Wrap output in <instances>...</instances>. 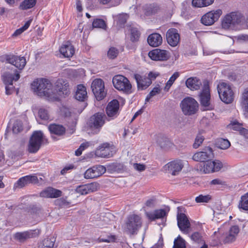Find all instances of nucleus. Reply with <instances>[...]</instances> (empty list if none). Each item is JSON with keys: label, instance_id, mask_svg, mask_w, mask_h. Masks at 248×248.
<instances>
[{"label": "nucleus", "instance_id": "obj_50", "mask_svg": "<svg viewBox=\"0 0 248 248\" xmlns=\"http://www.w3.org/2000/svg\"><path fill=\"white\" fill-rule=\"evenodd\" d=\"M93 27L96 28L105 29L106 24L104 20L97 18L93 22Z\"/></svg>", "mask_w": 248, "mask_h": 248}, {"label": "nucleus", "instance_id": "obj_23", "mask_svg": "<svg viewBox=\"0 0 248 248\" xmlns=\"http://www.w3.org/2000/svg\"><path fill=\"white\" fill-rule=\"evenodd\" d=\"M168 43L171 46H176L180 42V35L174 28L169 29L166 34Z\"/></svg>", "mask_w": 248, "mask_h": 248}, {"label": "nucleus", "instance_id": "obj_25", "mask_svg": "<svg viewBox=\"0 0 248 248\" xmlns=\"http://www.w3.org/2000/svg\"><path fill=\"white\" fill-rule=\"evenodd\" d=\"M169 211L170 208L167 207L163 209L155 210L153 212H147L146 213V215L149 219L155 220L157 219L163 218L166 217Z\"/></svg>", "mask_w": 248, "mask_h": 248}, {"label": "nucleus", "instance_id": "obj_8", "mask_svg": "<svg viewBox=\"0 0 248 248\" xmlns=\"http://www.w3.org/2000/svg\"><path fill=\"white\" fill-rule=\"evenodd\" d=\"M242 16L240 13L232 12L226 15L222 21V27L228 29L232 26L239 24L241 22Z\"/></svg>", "mask_w": 248, "mask_h": 248}, {"label": "nucleus", "instance_id": "obj_42", "mask_svg": "<svg viewBox=\"0 0 248 248\" xmlns=\"http://www.w3.org/2000/svg\"><path fill=\"white\" fill-rule=\"evenodd\" d=\"M216 145L217 148L222 150H226L230 147L231 143L227 139H219L217 140Z\"/></svg>", "mask_w": 248, "mask_h": 248}, {"label": "nucleus", "instance_id": "obj_4", "mask_svg": "<svg viewBox=\"0 0 248 248\" xmlns=\"http://www.w3.org/2000/svg\"><path fill=\"white\" fill-rule=\"evenodd\" d=\"M217 88L219 98L222 102L227 104L232 102L234 94L229 84L222 82L218 85Z\"/></svg>", "mask_w": 248, "mask_h": 248}, {"label": "nucleus", "instance_id": "obj_5", "mask_svg": "<svg viewBox=\"0 0 248 248\" xmlns=\"http://www.w3.org/2000/svg\"><path fill=\"white\" fill-rule=\"evenodd\" d=\"M180 106L183 113L186 115H191L196 113L199 107L197 101L190 97L183 99Z\"/></svg>", "mask_w": 248, "mask_h": 248}, {"label": "nucleus", "instance_id": "obj_14", "mask_svg": "<svg viewBox=\"0 0 248 248\" xmlns=\"http://www.w3.org/2000/svg\"><path fill=\"white\" fill-rule=\"evenodd\" d=\"M106 168L102 165H95L87 169L84 174L85 179H93L99 177L105 173Z\"/></svg>", "mask_w": 248, "mask_h": 248}, {"label": "nucleus", "instance_id": "obj_2", "mask_svg": "<svg viewBox=\"0 0 248 248\" xmlns=\"http://www.w3.org/2000/svg\"><path fill=\"white\" fill-rule=\"evenodd\" d=\"M223 167L222 162L218 159L207 160L198 163L195 166L196 170L202 174H209L217 172Z\"/></svg>", "mask_w": 248, "mask_h": 248}, {"label": "nucleus", "instance_id": "obj_46", "mask_svg": "<svg viewBox=\"0 0 248 248\" xmlns=\"http://www.w3.org/2000/svg\"><path fill=\"white\" fill-rule=\"evenodd\" d=\"M111 216V215L110 214H106L105 216L102 217V218L100 220L98 221L96 225L99 227H103L108 224L109 222V218Z\"/></svg>", "mask_w": 248, "mask_h": 248}, {"label": "nucleus", "instance_id": "obj_6", "mask_svg": "<svg viewBox=\"0 0 248 248\" xmlns=\"http://www.w3.org/2000/svg\"><path fill=\"white\" fill-rule=\"evenodd\" d=\"M200 100L204 110H212L213 106L210 103V92L209 82L205 80L203 82V87L200 94Z\"/></svg>", "mask_w": 248, "mask_h": 248}, {"label": "nucleus", "instance_id": "obj_11", "mask_svg": "<svg viewBox=\"0 0 248 248\" xmlns=\"http://www.w3.org/2000/svg\"><path fill=\"white\" fill-rule=\"evenodd\" d=\"M53 91L55 92L57 98L53 101L57 100L60 96L66 95L69 92V84L66 80L62 78L58 79L53 85Z\"/></svg>", "mask_w": 248, "mask_h": 248}, {"label": "nucleus", "instance_id": "obj_31", "mask_svg": "<svg viewBox=\"0 0 248 248\" xmlns=\"http://www.w3.org/2000/svg\"><path fill=\"white\" fill-rule=\"evenodd\" d=\"M75 97L77 100L82 102L87 99L88 97L87 92L85 86L82 84H79L77 86Z\"/></svg>", "mask_w": 248, "mask_h": 248}, {"label": "nucleus", "instance_id": "obj_3", "mask_svg": "<svg viewBox=\"0 0 248 248\" xmlns=\"http://www.w3.org/2000/svg\"><path fill=\"white\" fill-rule=\"evenodd\" d=\"M112 81L114 88L119 91L127 94L133 92L132 85L125 77L121 75H115Z\"/></svg>", "mask_w": 248, "mask_h": 248}, {"label": "nucleus", "instance_id": "obj_45", "mask_svg": "<svg viewBox=\"0 0 248 248\" xmlns=\"http://www.w3.org/2000/svg\"><path fill=\"white\" fill-rule=\"evenodd\" d=\"M243 124L239 123L236 120L232 121L228 125V128L235 131H240L242 127Z\"/></svg>", "mask_w": 248, "mask_h": 248}, {"label": "nucleus", "instance_id": "obj_22", "mask_svg": "<svg viewBox=\"0 0 248 248\" xmlns=\"http://www.w3.org/2000/svg\"><path fill=\"white\" fill-rule=\"evenodd\" d=\"M39 182V180L35 175H27L20 178L15 184V187L21 188L30 184H36Z\"/></svg>", "mask_w": 248, "mask_h": 248}, {"label": "nucleus", "instance_id": "obj_26", "mask_svg": "<svg viewBox=\"0 0 248 248\" xmlns=\"http://www.w3.org/2000/svg\"><path fill=\"white\" fill-rule=\"evenodd\" d=\"M120 104L116 99H113L108 103L106 108V113L109 117H116L119 113Z\"/></svg>", "mask_w": 248, "mask_h": 248}, {"label": "nucleus", "instance_id": "obj_43", "mask_svg": "<svg viewBox=\"0 0 248 248\" xmlns=\"http://www.w3.org/2000/svg\"><path fill=\"white\" fill-rule=\"evenodd\" d=\"M186 241L180 235L174 240L173 248H185Z\"/></svg>", "mask_w": 248, "mask_h": 248}, {"label": "nucleus", "instance_id": "obj_41", "mask_svg": "<svg viewBox=\"0 0 248 248\" xmlns=\"http://www.w3.org/2000/svg\"><path fill=\"white\" fill-rule=\"evenodd\" d=\"M36 0H24L19 5V8L22 10H27L35 6Z\"/></svg>", "mask_w": 248, "mask_h": 248}, {"label": "nucleus", "instance_id": "obj_49", "mask_svg": "<svg viewBox=\"0 0 248 248\" xmlns=\"http://www.w3.org/2000/svg\"><path fill=\"white\" fill-rule=\"evenodd\" d=\"M32 19H30V20L27 21L23 27L16 30L15 31V32L13 34V35L14 36H17V35L21 34L24 31H26L30 26V25L32 22Z\"/></svg>", "mask_w": 248, "mask_h": 248}, {"label": "nucleus", "instance_id": "obj_20", "mask_svg": "<svg viewBox=\"0 0 248 248\" xmlns=\"http://www.w3.org/2000/svg\"><path fill=\"white\" fill-rule=\"evenodd\" d=\"M114 148L112 145L107 142L104 143L97 148L95 152V155L99 157H109L112 155Z\"/></svg>", "mask_w": 248, "mask_h": 248}, {"label": "nucleus", "instance_id": "obj_35", "mask_svg": "<svg viewBox=\"0 0 248 248\" xmlns=\"http://www.w3.org/2000/svg\"><path fill=\"white\" fill-rule=\"evenodd\" d=\"M240 105L245 114L248 113V89H245L242 94Z\"/></svg>", "mask_w": 248, "mask_h": 248}, {"label": "nucleus", "instance_id": "obj_33", "mask_svg": "<svg viewBox=\"0 0 248 248\" xmlns=\"http://www.w3.org/2000/svg\"><path fill=\"white\" fill-rule=\"evenodd\" d=\"M147 41L150 46L156 47L162 44V38L160 34L154 33L148 36Z\"/></svg>", "mask_w": 248, "mask_h": 248}, {"label": "nucleus", "instance_id": "obj_54", "mask_svg": "<svg viewBox=\"0 0 248 248\" xmlns=\"http://www.w3.org/2000/svg\"><path fill=\"white\" fill-rule=\"evenodd\" d=\"M23 129L22 124L21 121H16L13 126V131L14 133L17 134L21 131Z\"/></svg>", "mask_w": 248, "mask_h": 248}, {"label": "nucleus", "instance_id": "obj_55", "mask_svg": "<svg viewBox=\"0 0 248 248\" xmlns=\"http://www.w3.org/2000/svg\"><path fill=\"white\" fill-rule=\"evenodd\" d=\"M76 191L80 195H86L89 193L87 185L78 186L76 189Z\"/></svg>", "mask_w": 248, "mask_h": 248}, {"label": "nucleus", "instance_id": "obj_17", "mask_svg": "<svg viewBox=\"0 0 248 248\" xmlns=\"http://www.w3.org/2000/svg\"><path fill=\"white\" fill-rule=\"evenodd\" d=\"M6 61L15 66L19 70H22L25 66L27 62L24 57L13 54L7 55L5 57Z\"/></svg>", "mask_w": 248, "mask_h": 248}, {"label": "nucleus", "instance_id": "obj_28", "mask_svg": "<svg viewBox=\"0 0 248 248\" xmlns=\"http://www.w3.org/2000/svg\"><path fill=\"white\" fill-rule=\"evenodd\" d=\"M60 53L65 58L72 57L75 52V48L70 42L63 44L59 49Z\"/></svg>", "mask_w": 248, "mask_h": 248}, {"label": "nucleus", "instance_id": "obj_32", "mask_svg": "<svg viewBox=\"0 0 248 248\" xmlns=\"http://www.w3.org/2000/svg\"><path fill=\"white\" fill-rule=\"evenodd\" d=\"M239 232V228L237 226L234 225L232 226L230 228L229 232L225 234L224 241L226 243H230L233 241L235 239Z\"/></svg>", "mask_w": 248, "mask_h": 248}, {"label": "nucleus", "instance_id": "obj_52", "mask_svg": "<svg viewBox=\"0 0 248 248\" xmlns=\"http://www.w3.org/2000/svg\"><path fill=\"white\" fill-rule=\"evenodd\" d=\"M38 116L40 119L43 120H48L49 119V115L46 109L41 108L38 111Z\"/></svg>", "mask_w": 248, "mask_h": 248}, {"label": "nucleus", "instance_id": "obj_61", "mask_svg": "<svg viewBox=\"0 0 248 248\" xmlns=\"http://www.w3.org/2000/svg\"><path fill=\"white\" fill-rule=\"evenodd\" d=\"M133 166L134 169L138 171H143L146 169V166L140 163H134Z\"/></svg>", "mask_w": 248, "mask_h": 248}, {"label": "nucleus", "instance_id": "obj_1", "mask_svg": "<svg viewBox=\"0 0 248 248\" xmlns=\"http://www.w3.org/2000/svg\"><path fill=\"white\" fill-rule=\"evenodd\" d=\"M31 89L35 94L48 100L53 101L57 98L55 92L53 91V85L47 79H34L31 84Z\"/></svg>", "mask_w": 248, "mask_h": 248}, {"label": "nucleus", "instance_id": "obj_57", "mask_svg": "<svg viewBox=\"0 0 248 248\" xmlns=\"http://www.w3.org/2000/svg\"><path fill=\"white\" fill-rule=\"evenodd\" d=\"M118 54V50L114 47H111L108 52V56L109 59L115 58Z\"/></svg>", "mask_w": 248, "mask_h": 248}, {"label": "nucleus", "instance_id": "obj_30", "mask_svg": "<svg viewBox=\"0 0 248 248\" xmlns=\"http://www.w3.org/2000/svg\"><path fill=\"white\" fill-rule=\"evenodd\" d=\"M202 85L201 81L196 77H190L186 81V86L191 91L199 90Z\"/></svg>", "mask_w": 248, "mask_h": 248}, {"label": "nucleus", "instance_id": "obj_9", "mask_svg": "<svg viewBox=\"0 0 248 248\" xmlns=\"http://www.w3.org/2000/svg\"><path fill=\"white\" fill-rule=\"evenodd\" d=\"M91 88L97 100H101L106 96L107 92L105 90L104 82L102 79L96 78L93 80Z\"/></svg>", "mask_w": 248, "mask_h": 248}, {"label": "nucleus", "instance_id": "obj_38", "mask_svg": "<svg viewBox=\"0 0 248 248\" xmlns=\"http://www.w3.org/2000/svg\"><path fill=\"white\" fill-rule=\"evenodd\" d=\"M179 76L180 73L179 72H174L166 83L164 88V91L166 92H168L175 81L177 79V78H178Z\"/></svg>", "mask_w": 248, "mask_h": 248}, {"label": "nucleus", "instance_id": "obj_13", "mask_svg": "<svg viewBox=\"0 0 248 248\" xmlns=\"http://www.w3.org/2000/svg\"><path fill=\"white\" fill-rule=\"evenodd\" d=\"M222 13L220 9L210 11L202 16L201 22L205 26L212 25L218 20Z\"/></svg>", "mask_w": 248, "mask_h": 248}, {"label": "nucleus", "instance_id": "obj_18", "mask_svg": "<svg viewBox=\"0 0 248 248\" xmlns=\"http://www.w3.org/2000/svg\"><path fill=\"white\" fill-rule=\"evenodd\" d=\"M181 209L180 207H178V212L177 216V224L181 232L187 234L189 233V229L190 227V223L185 214L179 213V211Z\"/></svg>", "mask_w": 248, "mask_h": 248}, {"label": "nucleus", "instance_id": "obj_48", "mask_svg": "<svg viewBox=\"0 0 248 248\" xmlns=\"http://www.w3.org/2000/svg\"><path fill=\"white\" fill-rule=\"evenodd\" d=\"M212 199L211 196L210 195H200L197 196L195 198V201L197 203H207L208 202Z\"/></svg>", "mask_w": 248, "mask_h": 248}, {"label": "nucleus", "instance_id": "obj_37", "mask_svg": "<svg viewBox=\"0 0 248 248\" xmlns=\"http://www.w3.org/2000/svg\"><path fill=\"white\" fill-rule=\"evenodd\" d=\"M55 238L53 236L44 239L39 245L40 248H52L54 247Z\"/></svg>", "mask_w": 248, "mask_h": 248}, {"label": "nucleus", "instance_id": "obj_15", "mask_svg": "<svg viewBox=\"0 0 248 248\" xmlns=\"http://www.w3.org/2000/svg\"><path fill=\"white\" fill-rule=\"evenodd\" d=\"M141 226V221L140 216L132 215L129 217L126 223V229L129 232L133 234Z\"/></svg>", "mask_w": 248, "mask_h": 248}, {"label": "nucleus", "instance_id": "obj_59", "mask_svg": "<svg viewBox=\"0 0 248 248\" xmlns=\"http://www.w3.org/2000/svg\"><path fill=\"white\" fill-rule=\"evenodd\" d=\"M128 18V16L126 14H123L119 15L118 17V23L120 25L124 24Z\"/></svg>", "mask_w": 248, "mask_h": 248}, {"label": "nucleus", "instance_id": "obj_51", "mask_svg": "<svg viewBox=\"0 0 248 248\" xmlns=\"http://www.w3.org/2000/svg\"><path fill=\"white\" fill-rule=\"evenodd\" d=\"M159 144L161 147L165 149H169L173 146V144L167 139H162V141H160Z\"/></svg>", "mask_w": 248, "mask_h": 248}, {"label": "nucleus", "instance_id": "obj_24", "mask_svg": "<svg viewBox=\"0 0 248 248\" xmlns=\"http://www.w3.org/2000/svg\"><path fill=\"white\" fill-rule=\"evenodd\" d=\"M39 234V231L38 230H29L16 233L14 235V238L18 241L22 242L27 239L38 236Z\"/></svg>", "mask_w": 248, "mask_h": 248}, {"label": "nucleus", "instance_id": "obj_56", "mask_svg": "<svg viewBox=\"0 0 248 248\" xmlns=\"http://www.w3.org/2000/svg\"><path fill=\"white\" fill-rule=\"evenodd\" d=\"M88 192H93L98 190L99 188V184L96 182H93L87 184Z\"/></svg>", "mask_w": 248, "mask_h": 248}, {"label": "nucleus", "instance_id": "obj_10", "mask_svg": "<svg viewBox=\"0 0 248 248\" xmlns=\"http://www.w3.org/2000/svg\"><path fill=\"white\" fill-rule=\"evenodd\" d=\"M184 167L183 162L180 159H175L168 162L163 167V170L165 173L172 175H177Z\"/></svg>", "mask_w": 248, "mask_h": 248}, {"label": "nucleus", "instance_id": "obj_27", "mask_svg": "<svg viewBox=\"0 0 248 248\" xmlns=\"http://www.w3.org/2000/svg\"><path fill=\"white\" fill-rule=\"evenodd\" d=\"M62 192L51 187H48L42 190L40 196L43 198H57L61 196Z\"/></svg>", "mask_w": 248, "mask_h": 248}, {"label": "nucleus", "instance_id": "obj_60", "mask_svg": "<svg viewBox=\"0 0 248 248\" xmlns=\"http://www.w3.org/2000/svg\"><path fill=\"white\" fill-rule=\"evenodd\" d=\"M61 114L65 117L71 116L72 113L69 111V109L64 106H62L60 108Z\"/></svg>", "mask_w": 248, "mask_h": 248}, {"label": "nucleus", "instance_id": "obj_34", "mask_svg": "<svg viewBox=\"0 0 248 248\" xmlns=\"http://www.w3.org/2000/svg\"><path fill=\"white\" fill-rule=\"evenodd\" d=\"M48 129L51 134L58 136H62L65 132V128L62 125L55 124H50L48 126Z\"/></svg>", "mask_w": 248, "mask_h": 248}, {"label": "nucleus", "instance_id": "obj_16", "mask_svg": "<svg viewBox=\"0 0 248 248\" xmlns=\"http://www.w3.org/2000/svg\"><path fill=\"white\" fill-rule=\"evenodd\" d=\"M214 156V155L212 148L206 147L202 151L195 153L192 156V159L195 161L204 162L205 160H208Z\"/></svg>", "mask_w": 248, "mask_h": 248}, {"label": "nucleus", "instance_id": "obj_29", "mask_svg": "<svg viewBox=\"0 0 248 248\" xmlns=\"http://www.w3.org/2000/svg\"><path fill=\"white\" fill-rule=\"evenodd\" d=\"M135 78L137 82L139 90H145L152 83L151 80L147 77L141 76L139 74L135 75Z\"/></svg>", "mask_w": 248, "mask_h": 248}, {"label": "nucleus", "instance_id": "obj_63", "mask_svg": "<svg viewBox=\"0 0 248 248\" xmlns=\"http://www.w3.org/2000/svg\"><path fill=\"white\" fill-rule=\"evenodd\" d=\"M160 75L159 73L157 72H150L148 74V77H147L149 79L151 80L152 81V80H155L157 77Z\"/></svg>", "mask_w": 248, "mask_h": 248}, {"label": "nucleus", "instance_id": "obj_21", "mask_svg": "<svg viewBox=\"0 0 248 248\" xmlns=\"http://www.w3.org/2000/svg\"><path fill=\"white\" fill-rule=\"evenodd\" d=\"M148 56L154 61H164L169 59L168 51L158 48L150 51L148 53Z\"/></svg>", "mask_w": 248, "mask_h": 248}, {"label": "nucleus", "instance_id": "obj_53", "mask_svg": "<svg viewBox=\"0 0 248 248\" xmlns=\"http://www.w3.org/2000/svg\"><path fill=\"white\" fill-rule=\"evenodd\" d=\"M130 38L131 41L136 42L139 40L140 37L139 31L135 28H132L130 30Z\"/></svg>", "mask_w": 248, "mask_h": 248}, {"label": "nucleus", "instance_id": "obj_19", "mask_svg": "<svg viewBox=\"0 0 248 248\" xmlns=\"http://www.w3.org/2000/svg\"><path fill=\"white\" fill-rule=\"evenodd\" d=\"M106 116L103 113H97L93 115L90 119V126L98 132L101 127L105 124Z\"/></svg>", "mask_w": 248, "mask_h": 248}, {"label": "nucleus", "instance_id": "obj_58", "mask_svg": "<svg viewBox=\"0 0 248 248\" xmlns=\"http://www.w3.org/2000/svg\"><path fill=\"white\" fill-rule=\"evenodd\" d=\"M191 239L197 243H200L201 242L202 243L203 241L202 240V236H201V234L198 232H194L191 236H190Z\"/></svg>", "mask_w": 248, "mask_h": 248}, {"label": "nucleus", "instance_id": "obj_62", "mask_svg": "<svg viewBox=\"0 0 248 248\" xmlns=\"http://www.w3.org/2000/svg\"><path fill=\"white\" fill-rule=\"evenodd\" d=\"M15 88L13 84L5 85L6 94L7 95L11 94L14 92Z\"/></svg>", "mask_w": 248, "mask_h": 248}, {"label": "nucleus", "instance_id": "obj_39", "mask_svg": "<svg viewBox=\"0 0 248 248\" xmlns=\"http://www.w3.org/2000/svg\"><path fill=\"white\" fill-rule=\"evenodd\" d=\"M214 0H192V4L194 7H203L212 4Z\"/></svg>", "mask_w": 248, "mask_h": 248}, {"label": "nucleus", "instance_id": "obj_44", "mask_svg": "<svg viewBox=\"0 0 248 248\" xmlns=\"http://www.w3.org/2000/svg\"><path fill=\"white\" fill-rule=\"evenodd\" d=\"M161 90V88L160 85H157L155 86L146 96L145 98V102H148L152 97L159 94L160 93Z\"/></svg>", "mask_w": 248, "mask_h": 248}, {"label": "nucleus", "instance_id": "obj_36", "mask_svg": "<svg viewBox=\"0 0 248 248\" xmlns=\"http://www.w3.org/2000/svg\"><path fill=\"white\" fill-rule=\"evenodd\" d=\"M20 78L19 73L16 72L15 75L11 73H5L2 76L3 80L5 84H13V81H17Z\"/></svg>", "mask_w": 248, "mask_h": 248}, {"label": "nucleus", "instance_id": "obj_7", "mask_svg": "<svg viewBox=\"0 0 248 248\" xmlns=\"http://www.w3.org/2000/svg\"><path fill=\"white\" fill-rule=\"evenodd\" d=\"M43 133L41 131L33 132L30 139L28 146L29 152L35 153L39 150L43 142Z\"/></svg>", "mask_w": 248, "mask_h": 248}, {"label": "nucleus", "instance_id": "obj_64", "mask_svg": "<svg viewBox=\"0 0 248 248\" xmlns=\"http://www.w3.org/2000/svg\"><path fill=\"white\" fill-rule=\"evenodd\" d=\"M163 241L162 237H160L158 242L153 246L151 248H163Z\"/></svg>", "mask_w": 248, "mask_h": 248}, {"label": "nucleus", "instance_id": "obj_40", "mask_svg": "<svg viewBox=\"0 0 248 248\" xmlns=\"http://www.w3.org/2000/svg\"><path fill=\"white\" fill-rule=\"evenodd\" d=\"M238 207L244 210H248V192L241 196Z\"/></svg>", "mask_w": 248, "mask_h": 248}, {"label": "nucleus", "instance_id": "obj_12", "mask_svg": "<svg viewBox=\"0 0 248 248\" xmlns=\"http://www.w3.org/2000/svg\"><path fill=\"white\" fill-rule=\"evenodd\" d=\"M235 45L237 48L235 52L237 53H248V35L246 34H241L234 36Z\"/></svg>", "mask_w": 248, "mask_h": 248}, {"label": "nucleus", "instance_id": "obj_47", "mask_svg": "<svg viewBox=\"0 0 248 248\" xmlns=\"http://www.w3.org/2000/svg\"><path fill=\"white\" fill-rule=\"evenodd\" d=\"M204 140V136H203L201 133H199L195 139L194 142L193 144V147L194 149H197L202 145Z\"/></svg>", "mask_w": 248, "mask_h": 248}]
</instances>
